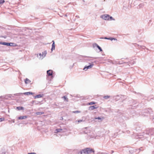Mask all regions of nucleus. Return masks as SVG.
<instances>
[{"label": "nucleus", "instance_id": "nucleus-1", "mask_svg": "<svg viewBox=\"0 0 154 154\" xmlns=\"http://www.w3.org/2000/svg\"><path fill=\"white\" fill-rule=\"evenodd\" d=\"M94 150L90 148H87L84 149H82L80 152V154H82L83 153L84 154H88L91 153L92 152H94Z\"/></svg>", "mask_w": 154, "mask_h": 154}, {"label": "nucleus", "instance_id": "nucleus-2", "mask_svg": "<svg viewBox=\"0 0 154 154\" xmlns=\"http://www.w3.org/2000/svg\"><path fill=\"white\" fill-rule=\"evenodd\" d=\"M0 44L7 46H10L16 47L17 46V45L14 43H8L0 42Z\"/></svg>", "mask_w": 154, "mask_h": 154}, {"label": "nucleus", "instance_id": "nucleus-3", "mask_svg": "<svg viewBox=\"0 0 154 154\" xmlns=\"http://www.w3.org/2000/svg\"><path fill=\"white\" fill-rule=\"evenodd\" d=\"M47 54V51H45L42 53L39 54V55H38V57L41 60H42L44 57Z\"/></svg>", "mask_w": 154, "mask_h": 154}, {"label": "nucleus", "instance_id": "nucleus-4", "mask_svg": "<svg viewBox=\"0 0 154 154\" xmlns=\"http://www.w3.org/2000/svg\"><path fill=\"white\" fill-rule=\"evenodd\" d=\"M109 16L108 14H104L101 16V18L105 20H109Z\"/></svg>", "mask_w": 154, "mask_h": 154}, {"label": "nucleus", "instance_id": "nucleus-5", "mask_svg": "<svg viewBox=\"0 0 154 154\" xmlns=\"http://www.w3.org/2000/svg\"><path fill=\"white\" fill-rule=\"evenodd\" d=\"M93 66V63L92 64H91L90 65L88 66H85L84 68L83 69L85 71L87 70L88 69H89L92 68Z\"/></svg>", "mask_w": 154, "mask_h": 154}, {"label": "nucleus", "instance_id": "nucleus-6", "mask_svg": "<svg viewBox=\"0 0 154 154\" xmlns=\"http://www.w3.org/2000/svg\"><path fill=\"white\" fill-rule=\"evenodd\" d=\"M153 131V129H147L146 131V134H149V135H152V134L153 133L152 132Z\"/></svg>", "mask_w": 154, "mask_h": 154}, {"label": "nucleus", "instance_id": "nucleus-7", "mask_svg": "<svg viewBox=\"0 0 154 154\" xmlns=\"http://www.w3.org/2000/svg\"><path fill=\"white\" fill-rule=\"evenodd\" d=\"M48 75V76H51L52 75V70H49L47 72Z\"/></svg>", "mask_w": 154, "mask_h": 154}, {"label": "nucleus", "instance_id": "nucleus-8", "mask_svg": "<svg viewBox=\"0 0 154 154\" xmlns=\"http://www.w3.org/2000/svg\"><path fill=\"white\" fill-rule=\"evenodd\" d=\"M92 46L93 48H101L100 46L96 43H93Z\"/></svg>", "mask_w": 154, "mask_h": 154}, {"label": "nucleus", "instance_id": "nucleus-9", "mask_svg": "<svg viewBox=\"0 0 154 154\" xmlns=\"http://www.w3.org/2000/svg\"><path fill=\"white\" fill-rule=\"evenodd\" d=\"M27 118V116H20L18 118V119L20 120V119H26Z\"/></svg>", "mask_w": 154, "mask_h": 154}, {"label": "nucleus", "instance_id": "nucleus-10", "mask_svg": "<svg viewBox=\"0 0 154 154\" xmlns=\"http://www.w3.org/2000/svg\"><path fill=\"white\" fill-rule=\"evenodd\" d=\"M97 107H96L95 106H91L89 107V109L90 110H93L94 109H97Z\"/></svg>", "mask_w": 154, "mask_h": 154}, {"label": "nucleus", "instance_id": "nucleus-11", "mask_svg": "<svg viewBox=\"0 0 154 154\" xmlns=\"http://www.w3.org/2000/svg\"><path fill=\"white\" fill-rule=\"evenodd\" d=\"M42 96H43V95H41V94H38V95H37L35 96L34 97L35 98H41V97H42Z\"/></svg>", "mask_w": 154, "mask_h": 154}, {"label": "nucleus", "instance_id": "nucleus-12", "mask_svg": "<svg viewBox=\"0 0 154 154\" xmlns=\"http://www.w3.org/2000/svg\"><path fill=\"white\" fill-rule=\"evenodd\" d=\"M62 98H63L64 99V101H68V98H67V97L66 96H64L63 97H61Z\"/></svg>", "mask_w": 154, "mask_h": 154}, {"label": "nucleus", "instance_id": "nucleus-13", "mask_svg": "<svg viewBox=\"0 0 154 154\" xmlns=\"http://www.w3.org/2000/svg\"><path fill=\"white\" fill-rule=\"evenodd\" d=\"M23 94L24 95H29L30 94H32L33 93L31 92H27L24 93Z\"/></svg>", "mask_w": 154, "mask_h": 154}, {"label": "nucleus", "instance_id": "nucleus-14", "mask_svg": "<svg viewBox=\"0 0 154 154\" xmlns=\"http://www.w3.org/2000/svg\"><path fill=\"white\" fill-rule=\"evenodd\" d=\"M17 109L18 110H22L24 109V108L23 107H21V106L17 107Z\"/></svg>", "mask_w": 154, "mask_h": 154}, {"label": "nucleus", "instance_id": "nucleus-15", "mask_svg": "<svg viewBox=\"0 0 154 154\" xmlns=\"http://www.w3.org/2000/svg\"><path fill=\"white\" fill-rule=\"evenodd\" d=\"M61 130H62V129H61L59 128V129H56L55 130L54 132L55 133H57L59 132H60Z\"/></svg>", "mask_w": 154, "mask_h": 154}, {"label": "nucleus", "instance_id": "nucleus-16", "mask_svg": "<svg viewBox=\"0 0 154 154\" xmlns=\"http://www.w3.org/2000/svg\"><path fill=\"white\" fill-rule=\"evenodd\" d=\"M44 113V112H37L36 113V114L37 115H41Z\"/></svg>", "mask_w": 154, "mask_h": 154}, {"label": "nucleus", "instance_id": "nucleus-17", "mask_svg": "<svg viewBox=\"0 0 154 154\" xmlns=\"http://www.w3.org/2000/svg\"><path fill=\"white\" fill-rule=\"evenodd\" d=\"M30 81L28 79L26 78L25 80V83L27 84L29 83Z\"/></svg>", "mask_w": 154, "mask_h": 154}, {"label": "nucleus", "instance_id": "nucleus-18", "mask_svg": "<svg viewBox=\"0 0 154 154\" xmlns=\"http://www.w3.org/2000/svg\"><path fill=\"white\" fill-rule=\"evenodd\" d=\"M52 42H53V43L52 45V48H55V45L54 43V41L53 40L52 41Z\"/></svg>", "mask_w": 154, "mask_h": 154}, {"label": "nucleus", "instance_id": "nucleus-19", "mask_svg": "<svg viewBox=\"0 0 154 154\" xmlns=\"http://www.w3.org/2000/svg\"><path fill=\"white\" fill-rule=\"evenodd\" d=\"M109 20H115V19L112 16H109Z\"/></svg>", "mask_w": 154, "mask_h": 154}, {"label": "nucleus", "instance_id": "nucleus-20", "mask_svg": "<svg viewBox=\"0 0 154 154\" xmlns=\"http://www.w3.org/2000/svg\"><path fill=\"white\" fill-rule=\"evenodd\" d=\"M108 40H109L111 41H112L113 40H117V39L116 38H114L111 37L108 38Z\"/></svg>", "mask_w": 154, "mask_h": 154}, {"label": "nucleus", "instance_id": "nucleus-21", "mask_svg": "<svg viewBox=\"0 0 154 154\" xmlns=\"http://www.w3.org/2000/svg\"><path fill=\"white\" fill-rule=\"evenodd\" d=\"M110 97V96L107 95L103 97V98L106 99H109Z\"/></svg>", "mask_w": 154, "mask_h": 154}, {"label": "nucleus", "instance_id": "nucleus-22", "mask_svg": "<svg viewBox=\"0 0 154 154\" xmlns=\"http://www.w3.org/2000/svg\"><path fill=\"white\" fill-rule=\"evenodd\" d=\"M96 51L97 52H99L102 51V49H96Z\"/></svg>", "mask_w": 154, "mask_h": 154}, {"label": "nucleus", "instance_id": "nucleus-23", "mask_svg": "<svg viewBox=\"0 0 154 154\" xmlns=\"http://www.w3.org/2000/svg\"><path fill=\"white\" fill-rule=\"evenodd\" d=\"M5 2V1L4 0H0V5L3 4Z\"/></svg>", "mask_w": 154, "mask_h": 154}, {"label": "nucleus", "instance_id": "nucleus-24", "mask_svg": "<svg viewBox=\"0 0 154 154\" xmlns=\"http://www.w3.org/2000/svg\"><path fill=\"white\" fill-rule=\"evenodd\" d=\"M88 104L89 105H92L93 104H95V103L94 102H91L88 103Z\"/></svg>", "mask_w": 154, "mask_h": 154}, {"label": "nucleus", "instance_id": "nucleus-25", "mask_svg": "<svg viewBox=\"0 0 154 154\" xmlns=\"http://www.w3.org/2000/svg\"><path fill=\"white\" fill-rule=\"evenodd\" d=\"M5 119L4 118H0V122H1L3 121H4Z\"/></svg>", "mask_w": 154, "mask_h": 154}, {"label": "nucleus", "instance_id": "nucleus-26", "mask_svg": "<svg viewBox=\"0 0 154 154\" xmlns=\"http://www.w3.org/2000/svg\"><path fill=\"white\" fill-rule=\"evenodd\" d=\"M72 112L73 113H80V112L78 111H73Z\"/></svg>", "mask_w": 154, "mask_h": 154}, {"label": "nucleus", "instance_id": "nucleus-27", "mask_svg": "<svg viewBox=\"0 0 154 154\" xmlns=\"http://www.w3.org/2000/svg\"><path fill=\"white\" fill-rule=\"evenodd\" d=\"M95 119H98L101 120V118L100 117H95Z\"/></svg>", "mask_w": 154, "mask_h": 154}, {"label": "nucleus", "instance_id": "nucleus-28", "mask_svg": "<svg viewBox=\"0 0 154 154\" xmlns=\"http://www.w3.org/2000/svg\"><path fill=\"white\" fill-rule=\"evenodd\" d=\"M83 121H84L83 120H80L77 121L78 122V123Z\"/></svg>", "mask_w": 154, "mask_h": 154}, {"label": "nucleus", "instance_id": "nucleus-29", "mask_svg": "<svg viewBox=\"0 0 154 154\" xmlns=\"http://www.w3.org/2000/svg\"><path fill=\"white\" fill-rule=\"evenodd\" d=\"M100 39H103V38H104V39H108V38H107V37H105V38H100Z\"/></svg>", "mask_w": 154, "mask_h": 154}, {"label": "nucleus", "instance_id": "nucleus-30", "mask_svg": "<svg viewBox=\"0 0 154 154\" xmlns=\"http://www.w3.org/2000/svg\"><path fill=\"white\" fill-rule=\"evenodd\" d=\"M132 45H134V46L135 47H136V46L137 45L136 44H131Z\"/></svg>", "mask_w": 154, "mask_h": 154}, {"label": "nucleus", "instance_id": "nucleus-31", "mask_svg": "<svg viewBox=\"0 0 154 154\" xmlns=\"http://www.w3.org/2000/svg\"><path fill=\"white\" fill-rule=\"evenodd\" d=\"M55 49H51V52H52L53 50H54Z\"/></svg>", "mask_w": 154, "mask_h": 154}, {"label": "nucleus", "instance_id": "nucleus-32", "mask_svg": "<svg viewBox=\"0 0 154 154\" xmlns=\"http://www.w3.org/2000/svg\"><path fill=\"white\" fill-rule=\"evenodd\" d=\"M152 47L154 48V44L152 46Z\"/></svg>", "mask_w": 154, "mask_h": 154}, {"label": "nucleus", "instance_id": "nucleus-33", "mask_svg": "<svg viewBox=\"0 0 154 154\" xmlns=\"http://www.w3.org/2000/svg\"><path fill=\"white\" fill-rule=\"evenodd\" d=\"M65 17H67V15H66H66H65Z\"/></svg>", "mask_w": 154, "mask_h": 154}, {"label": "nucleus", "instance_id": "nucleus-34", "mask_svg": "<svg viewBox=\"0 0 154 154\" xmlns=\"http://www.w3.org/2000/svg\"><path fill=\"white\" fill-rule=\"evenodd\" d=\"M134 62V61H133V64H134V63H133Z\"/></svg>", "mask_w": 154, "mask_h": 154}, {"label": "nucleus", "instance_id": "nucleus-35", "mask_svg": "<svg viewBox=\"0 0 154 154\" xmlns=\"http://www.w3.org/2000/svg\"><path fill=\"white\" fill-rule=\"evenodd\" d=\"M140 149V150H141V149Z\"/></svg>", "mask_w": 154, "mask_h": 154}, {"label": "nucleus", "instance_id": "nucleus-36", "mask_svg": "<svg viewBox=\"0 0 154 154\" xmlns=\"http://www.w3.org/2000/svg\"><path fill=\"white\" fill-rule=\"evenodd\" d=\"M62 118H61V119H63V118L61 117Z\"/></svg>", "mask_w": 154, "mask_h": 154}, {"label": "nucleus", "instance_id": "nucleus-37", "mask_svg": "<svg viewBox=\"0 0 154 154\" xmlns=\"http://www.w3.org/2000/svg\"><path fill=\"white\" fill-rule=\"evenodd\" d=\"M62 118H61V119H63V118L61 117Z\"/></svg>", "mask_w": 154, "mask_h": 154}]
</instances>
